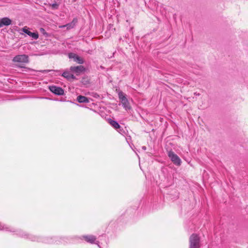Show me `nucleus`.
<instances>
[{"label":"nucleus","instance_id":"1","mask_svg":"<svg viewBox=\"0 0 248 248\" xmlns=\"http://www.w3.org/2000/svg\"><path fill=\"white\" fill-rule=\"evenodd\" d=\"M0 231H4L10 232H16L17 234L21 237L28 239L32 241L42 242L46 244H65L70 243V239L68 237H58L54 238H41L31 234H29L20 230H16L14 228L4 224L0 222Z\"/></svg>","mask_w":248,"mask_h":248},{"label":"nucleus","instance_id":"2","mask_svg":"<svg viewBox=\"0 0 248 248\" xmlns=\"http://www.w3.org/2000/svg\"><path fill=\"white\" fill-rule=\"evenodd\" d=\"M118 96L124 108L126 110L130 109L131 106L124 93L122 91H119L118 92Z\"/></svg>","mask_w":248,"mask_h":248},{"label":"nucleus","instance_id":"3","mask_svg":"<svg viewBox=\"0 0 248 248\" xmlns=\"http://www.w3.org/2000/svg\"><path fill=\"white\" fill-rule=\"evenodd\" d=\"M189 248H200V238L196 234H192L189 238Z\"/></svg>","mask_w":248,"mask_h":248},{"label":"nucleus","instance_id":"4","mask_svg":"<svg viewBox=\"0 0 248 248\" xmlns=\"http://www.w3.org/2000/svg\"><path fill=\"white\" fill-rule=\"evenodd\" d=\"M13 61L21 64L27 63L29 62V57L25 54L16 55L14 57Z\"/></svg>","mask_w":248,"mask_h":248},{"label":"nucleus","instance_id":"5","mask_svg":"<svg viewBox=\"0 0 248 248\" xmlns=\"http://www.w3.org/2000/svg\"><path fill=\"white\" fill-rule=\"evenodd\" d=\"M168 156L171 161L176 165L180 166L181 163V160L179 156L173 152L170 151L168 152Z\"/></svg>","mask_w":248,"mask_h":248},{"label":"nucleus","instance_id":"6","mask_svg":"<svg viewBox=\"0 0 248 248\" xmlns=\"http://www.w3.org/2000/svg\"><path fill=\"white\" fill-rule=\"evenodd\" d=\"M83 238L85 239V240L89 243L91 244H95L98 245V246L101 248L99 243L98 241H96V237L95 236L92 235H83L82 236Z\"/></svg>","mask_w":248,"mask_h":248},{"label":"nucleus","instance_id":"7","mask_svg":"<svg viewBox=\"0 0 248 248\" xmlns=\"http://www.w3.org/2000/svg\"><path fill=\"white\" fill-rule=\"evenodd\" d=\"M29 28L27 26H25L22 28L20 30L22 31L23 32L27 34L29 36L31 37L32 39L36 40L39 37V35L37 32H31L29 31Z\"/></svg>","mask_w":248,"mask_h":248},{"label":"nucleus","instance_id":"8","mask_svg":"<svg viewBox=\"0 0 248 248\" xmlns=\"http://www.w3.org/2000/svg\"><path fill=\"white\" fill-rule=\"evenodd\" d=\"M49 89L52 93L56 95H61L64 93V91L62 88L56 86H49Z\"/></svg>","mask_w":248,"mask_h":248},{"label":"nucleus","instance_id":"9","mask_svg":"<svg viewBox=\"0 0 248 248\" xmlns=\"http://www.w3.org/2000/svg\"><path fill=\"white\" fill-rule=\"evenodd\" d=\"M70 70L72 72L76 73L77 75H79L81 73L85 71V68L82 65L71 66L70 67Z\"/></svg>","mask_w":248,"mask_h":248},{"label":"nucleus","instance_id":"10","mask_svg":"<svg viewBox=\"0 0 248 248\" xmlns=\"http://www.w3.org/2000/svg\"><path fill=\"white\" fill-rule=\"evenodd\" d=\"M12 23V20L8 17H3L0 19V28L4 26H9Z\"/></svg>","mask_w":248,"mask_h":248},{"label":"nucleus","instance_id":"11","mask_svg":"<svg viewBox=\"0 0 248 248\" xmlns=\"http://www.w3.org/2000/svg\"><path fill=\"white\" fill-rule=\"evenodd\" d=\"M62 76L68 80L75 78V77L73 75L71 74L69 71L64 72L62 73Z\"/></svg>","mask_w":248,"mask_h":248},{"label":"nucleus","instance_id":"12","mask_svg":"<svg viewBox=\"0 0 248 248\" xmlns=\"http://www.w3.org/2000/svg\"><path fill=\"white\" fill-rule=\"evenodd\" d=\"M109 124L115 129H118L120 127V124L115 121L109 119L108 120Z\"/></svg>","mask_w":248,"mask_h":248},{"label":"nucleus","instance_id":"13","mask_svg":"<svg viewBox=\"0 0 248 248\" xmlns=\"http://www.w3.org/2000/svg\"><path fill=\"white\" fill-rule=\"evenodd\" d=\"M77 101L79 103H88L89 102L88 98L82 95L78 96L77 97Z\"/></svg>","mask_w":248,"mask_h":248},{"label":"nucleus","instance_id":"14","mask_svg":"<svg viewBox=\"0 0 248 248\" xmlns=\"http://www.w3.org/2000/svg\"><path fill=\"white\" fill-rule=\"evenodd\" d=\"M77 22V21L76 19H74L71 23H70L69 24H67L65 25L60 26V28H62L66 27L68 29L73 28L75 26Z\"/></svg>","mask_w":248,"mask_h":248},{"label":"nucleus","instance_id":"15","mask_svg":"<svg viewBox=\"0 0 248 248\" xmlns=\"http://www.w3.org/2000/svg\"><path fill=\"white\" fill-rule=\"evenodd\" d=\"M75 62H76L77 63L79 64H83L84 63V60L82 58L79 57L78 56L76 58Z\"/></svg>","mask_w":248,"mask_h":248},{"label":"nucleus","instance_id":"16","mask_svg":"<svg viewBox=\"0 0 248 248\" xmlns=\"http://www.w3.org/2000/svg\"><path fill=\"white\" fill-rule=\"evenodd\" d=\"M75 53H70L69 54L68 56L70 59H73L74 57Z\"/></svg>","mask_w":248,"mask_h":248},{"label":"nucleus","instance_id":"17","mask_svg":"<svg viewBox=\"0 0 248 248\" xmlns=\"http://www.w3.org/2000/svg\"><path fill=\"white\" fill-rule=\"evenodd\" d=\"M40 31L41 33H42L43 34H46V32L45 31V30L42 28H41L40 29Z\"/></svg>","mask_w":248,"mask_h":248},{"label":"nucleus","instance_id":"18","mask_svg":"<svg viewBox=\"0 0 248 248\" xmlns=\"http://www.w3.org/2000/svg\"><path fill=\"white\" fill-rule=\"evenodd\" d=\"M78 56V55H77V54H75V55H74V58H73V59H74V61H75V60H76V58H77Z\"/></svg>","mask_w":248,"mask_h":248},{"label":"nucleus","instance_id":"19","mask_svg":"<svg viewBox=\"0 0 248 248\" xmlns=\"http://www.w3.org/2000/svg\"><path fill=\"white\" fill-rule=\"evenodd\" d=\"M72 238V239H73V238H74V239L80 238V239H82V238H79V237H77V236H74L73 238Z\"/></svg>","mask_w":248,"mask_h":248},{"label":"nucleus","instance_id":"20","mask_svg":"<svg viewBox=\"0 0 248 248\" xmlns=\"http://www.w3.org/2000/svg\"><path fill=\"white\" fill-rule=\"evenodd\" d=\"M127 143H128V144L130 145V146L131 147V148L132 149H133V148H132V146H131V143H130V142H129L128 140H127Z\"/></svg>","mask_w":248,"mask_h":248},{"label":"nucleus","instance_id":"21","mask_svg":"<svg viewBox=\"0 0 248 248\" xmlns=\"http://www.w3.org/2000/svg\"><path fill=\"white\" fill-rule=\"evenodd\" d=\"M142 148L144 150H145L146 149V147H145V146H142Z\"/></svg>","mask_w":248,"mask_h":248},{"label":"nucleus","instance_id":"22","mask_svg":"<svg viewBox=\"0 0 248 248\" xmlns=\"http://www.w3.org/2000/svg\"><path fill=\"white\" fill-rule=\"evenodd\" d=\"M20 34H21V35H23V34L21 32H20Z\"/></svg>","mask_w":248,"mask_h":248}]
</instances>
